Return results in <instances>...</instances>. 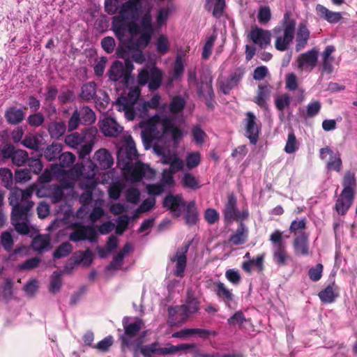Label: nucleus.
Masks as SVG:
<instances>
[{
    "label": "nucleus",
    "instance_id": "nucleus-1",
    "mask_svg": "<svg viewBox=\"0 0 357 357\" xmlns=\"http://www.w3.org/2000/svg\"><path fill=\"white\" fill-rule=\"evenodd\" d=\"M151 1L148 0H128L119 7V14L112 17V29L119 41L125 38L137 35L142 36L146 31L143 26V22H146L150 25V40L154 33L152 24Z\"/></svg>",
    "mask_w": 357,
    "mask_h": 357
},
{
    "label": "nucleus",
    "instance_id": "nucleus-2",
    "mask_svg": "<svg viewBox=\"0 0 357 357\" xmlns=\"http://www.w3.org/2000/svg\"><path fill=\"white\" fill-rule=\"evenodd\" d=\"M185 100L181 96H175L169 104L171 114H155L153 117L142 121V138L144 144L153 143L154 140L161 139L164 135L169 134L174 142L177 143L183 137V132L176 125L173 115L182 112Z\"/></svg>",
    "mask_w": 357,
    "mask_h": 357
},
{
    "label": "nucleus",
    "instance_id": "nucleus-3",
    "mask_svg": "<svg viewBox=\"0 0 357 357\" xmlns=\"http://www.w3.org/2000/svg\"><path fill=\"white\" fill-rule=\"evenodd\" d=\"M137 158L135 143L132 137L129 136L117 153V163L123 172L125 178L132 183L139 182L143 178H153L155 171L149 165L138 161Z\"/></svg>",
    "mask_w": 357,
    "mask_h": 357
},
{
    "label": "nucleus",
    "instance_id": "nucleus-4",
    "mask_svg": "<svg viewBox=\"0 0 357 357\" xmlns=\"http://www.w3.org/2000/svg\"><path fill=\"white\" fill-rule=\"evenodd\" d=\"M150 25L146 22H143V26L146 29V32L139 36L137 38L130 37L125 38L124 41H119L116 54L119 58L125 60L123 64L126 73L130 75L131 79V73L134 70L132 61L137 63H143L146 59L143 54V50L149 45L150 42L151 29Z\"/></svg>",
    "mask_w": 357,
    "mask_h": 357
},
{
    "label": "nucleus",
    "instance_id": "nucleus-5",
    "mask_svg": "<svg viewBox=\"0 0 357 357\" xmlns=\"http://www.w3.org/2000/svg\"><path fill=\"white\" fill-rule=\"evenodd\" d=\"M33 192L32 187L25 190L15 189L9 198L10 204L13 206L12 224L21 234H27L29 232V215L33 206V202L31 201Z\"/></svg>",
    "mask_w": 357,
    "mask_h": 357
},
{
    "label": "nucleus",
    "instance_id": "nucleus-6",
    "mask_svg": "<svg viewBox=\"0 0 357 357\" xmlns=\"http://www.w3.org/2000/svg\"><path fill=\"white\" fill-rule=\"evenodd\" d=\"M140 93V89L136 86L130 89L127 94H122L115 102L117 109L123 112L128 121L133 120L137 115L145 118L149 109H157L160 105L161 96L155 93L149 100L144 101L139 107L137 106Z\"/></svg>",
    "mask_w": 357,
    "mask_h": 357
},
{
    "label": "nucleus",
    "instance_id": "nucleus-7",
    "mask_svg": "<svg viewBox=\"0 0 357 357\" xmlns=\"http://www.w3.org/2000/svg\"><path fill=\"white\" fill-rule=\"evenodd\" d=\"M98 131L96 128H87L82 132H75L65 137V144L77 149L79 158H85L93 150Z\"/></svg>",
    "mask_w": 357,
    "mask_h": 357
},
{
    "label": "nucleus",
    "instance_id": "nucleus-8",
    "mask_svg": "<svg viewBox=\"0 0 357 357\" xmlns=\"http://www.w3.org/2000/svg\"><path fill=\"white\" fill-rule=\"evenodd\" d=\"M343 190L337 197L334 208L339 215H345L353 204L357 181L355 174L347 172L342 179Z\"/></svg>",
    "mask_w": 357,
    "mask_h": 357
},
{
    "label": "nucleus",
    "instance_id": "nucleus-9",
    "mask_svg": "<svg viewBox=\"0 0 357 357\" xmlns=\"http://www.w3.org/2000/svg\"><path fill=\"white\" fill-rule=\"evenodd\" d=\"M123 326L124 333L120 336L122 351L126 352V349L131 346L135 345L133 349V355L134 357H137L138 349L142 341V340H135V336L144 326V321L137 317L134 319L124 317L123 319Z\"/></svg>",
    "mask_w": 357,
    "mask_h": 357
},
{
    "label": "nucleus",
    "instance_id": "nucleus-10",
    "mask_svg": "<svg viewBox=\"0 0 357 357\" xmlns=\"http://www.w3.org/2000/svg\"><path fill=\"white\" fill-rule=\"evenodd\" d=\"M295 30L296 21L285 14L281 24L273 29L275 37V47L281 52L287 50L294 38Z\"/></svg>",
    "mask_w": 357,
    "mask_h": 357
},
{
    "label": "nucleus",
    "instance_id": "nucleus-11",
    "mask_svg": "<svg viewBox=\"0 0 357 357\" xmlns=\"http://www.w3.org/2000/svg\"><path fill=\"white\" fill-rule=\"evenodd\" d=\"M269 240L273 245L272 253L274 262L278 266H286L291 257L287 253L286 243L282 237V232L280 230H275L271 234Z\"/></svg>",
    "mask_w": 357,
    "mask_h": 357
},
{
    "label": "nucleus",
    "instance_id": "nucleus-12",
    "mask_svg": "<svg viewBox=\"0 0 357 357\" xmlns=\"http://www.w3.org/2000/svg\"><path fill=\"white\" fill-rule=\"evenodd\" d=\"M139 86L148 85L149 90L155 91L160 88L162 80V73L155 66H146L137 75Z\"/></svg>",
    "mask_w": 357,
    "mask_h": 357
},
{
    "label": "nucleus",
    "instance_id": "nucleus-13",
    "mask_svg": "<svg viewBox=\"0 0 357 357\" xmlns=\"http://www.w3.org/2000/svg\"><path fill=\"white\" fill-rule=\"evenodd\" d=\"M73 182L69 181L63 182L61 185H52L48 188H41L37 190L38 197H48L51 199L52 203H58L63 197V189H70L73 188Z\"/></svg>",
    "mask_w": 357,
    "mask_h": 357
},
{
    "label": "nucleus",
    "instance_id": "nucleus-14",
    "mask_svg": "<svg viewBox=\"0 0 357 357\" xmlns=\"http://www.w3.org/2000/svg\"><path fill=\"white\" fill-rule=\"evenodd\" d=\"M223 214L227 221L243 220L248 217V211L247 210L241 212L238 211L236 208V199L234 195L228 197Z\"/></svg>",
    "mask_w": 357,
    "mask_h": 357
},
{
    "label": "nucleus",
    "instance_id": "nucleus-15",
    "mask_svg": "<svg viewBox=\"0 0 357 357\" xmlns=\"http://www.w3.org/2000/svg\"><path fill=\"white\" fill-rule=\"evenodd\" d=\"M69 239L75 243L85 240L94 243L97 241V233L93 227L82 225L75 229L70 234Z\"/></svg>",
    "mask_w": 357,
    "mask_h": 357
},
{
    "label": "nucleus",
    "instance_id": "nucleus-16",
    "mask_svg": "<svg viewBox=\"0 0 357 357\" xmlns=\"http://www.w3.org/2000/svg\"><path fill=\"white\" fill-rule=\"evenodd\" d=\"M249 37L252 43L261 49H264L271 45V32L257 26L252 27Z\"/></svg>",
    "mask_w": 357,
    "mask_h": 357
},
{
    "label": "nucleus",
    "instance_id": "nucleus-17",
    "mask_svg": "<svg viewBox=\"0 0 357 357\" xmlns=\"http://www.w3.org/2000/svg\"><path fill=\"white\" fill-rule=\"evenodd\" d=\"M107 75L110 80L114 82L119 81L123 84H128L130 75L126 73L123 63L119 61H115L110 66Z\"/></svg>",
    "mask_w": 357,
    "mask_h": 357
},
{
    "label": "nucleus",
    "instance_id": "nucleus-18",
    "mask_svg": "<svg viewBox=\"0 0 357 357\" xmlns=\"http://www.w3.org/2000/svg\"><path fill=\"white\" fill-rule=\"evenodd\" d=\"M163 206L169 210L174 216L179 217L185 206V202L181 195H169L164 199Z\"/></svg>",
    "mask_w": 357,
    "mask_h": 357
},
{
    "label": "nucleus",
    "instance_id": "nucleus-19",
    "mask_svg": "<svg viewBox=\"0 0 357 357\" xmlns=\"http://www.w3.org/2000/svg\"><path fill=\"white\" fill-rule=\"evenodd\" d=\"M189 246V244H185V245L178 248L174 256L171 257V261L176 262L174 275L180 278L183 277V273L185 270L187 264L186 254L188 251Z\"/></svg>",
    "mask_w": 357,
    "mask_h": 357
},
{
    "label": "nucleus",
    "instance_id": "nucleus-20",
    "mask_svg": "<svg viewBox=\"0 0 357 357\" xmlns=\"http://www.w3.org/2000/svg\"><path fill=\"white\" fill-rule=\"evenodd\" d=\"M319 153L321 160H325L326 155H329L330 158L326 163L328 170L340 172L342 162L339 152H334L330 147L326 146L320 149Z\"/></svg>",
    "mask_w": 357,
    "mask_h": 357
},
{
    "label": "nucleus",
    "instance_id": "nucleus-21",
    "mask_svg": "<svg viewBox=\"0 0 357 357\" xmlns=\"http://www.w3.org/2000/svg\"><path fill=\"white\" fill-rule=\"evenodd\" d=\"M245 119V136L249 139L250 144H255L258 141L259 127L256 123L255 114L248 112Z\"/></svg>",
    "mask_w": 357,
    "mask_h": 357
},
{
    "label": "nucleus",
    "instance_id": "nucleus-22",
    "mask_svg": "<svg viewBox=\"0 0 357 357\" xmlns=\"http://www.w3.org/2000/svg\"><path fill=\"white\" fill-rule=\"evenodd\" d=\"M99 127L104 135L107 137H118L123 131V127L111 117L105 118L99 122Z\"/></svg>",
    "mask_w": 357,
    "mask_h": 357
},
{
    "label": "nucleus",
    "instance_id": "nucleus-23",
    "mask_svg": "<svg viewBox=\"0 0 357 357\" xmlns=\"http://www.w3.org/2000/svg\"><path fill=\"white\" fill-rule=\"evenodd\" d=\"M168 314L167 324L170 326L181 325L190 317L185 312V307L181 305L169 307Z\"/></svg>",
    "mask_w": 357,
    "mask_h": 357
},
{
    "label": "nucleus",
    "instance_id": "nucleus-24",
    "mask_svg": "<svg viewBox=\"0 0 357 357\" xmlns=\"http://www.w3.org/2000/svg\"><path fill=\"white\" fill-rule=\"evenodd\" d=\"M318 58V52L316 49H312L301 54L297 59V67L299 69L312 70L316 66Z\"/></svg>",
    "mask_w": 357,
    "mask_h": 357
},
{
    "label": "nucleus",
    "instance_id": "nucleus-25",
    "mask_svg": "<svg viewBox=\"0 0 357 357\" xmlns=\"http://www.w3.org/2000/svg\"><path fill=\"white\" fill-rule=\"evenodd\" d=\"M214 286L215 293L217 297L224 302L227 307L231 308V303L234 299V295L233 294L232 291L220 281L215 282Z\"/></svg>",
    "mask_w": 357,
    "mask_h": 357
},
{
    "label": "nucleus",
    "instance_id": "nucleus-26",
    "mask_svg": "<svg viewBox=\"0 0 357 357\" xmlns=\"http://www.w3.org/2000/svg\"><path fill=\"white\" fill-rule=\"evenodd\" d=\"M243 75V71L238 68L231 73L229 76L220 82V88L225 94H227L229 91L238 85Z\"/></svg>",
    "mask_w": 357,
    "mask_h": 357
},
{
    "label": "nucleus",
    "instance_id": "nucleus-27",
    "mask_svg": "<svg viewBox=\"0 0 357 357\" xmlns=\"http://www.w3.org/2000/svg\"><path fill=\"white\" fill-rule=\"evenodd\" d=\"M198 94L200 97L204 98L208 107L213 108L212 100L214 94L212 88V79L211 77H206L205 82H202L198 86Z\"/></svg>",
    "mask_w": 357,
    "mask_h": 357
},
{
    "label": "nucleus",
    "instance_id": "nucleus-28",
    "mask_svg": "<svg viewBox=\"0 0 357 357\" xmlns=\"http://www.w3.org/2000/svg\"><path fill=\"white\" fill-rule=\"evenodd\" d=\"M310 38V31L304 23H300L296 36V52L303 50L307 43Z\"/></svg>",
    "mask_w": 357,
    "mask_h": 357
},
{
    "label": "nucleus",
    "instance_id": "nucleus-29",
    "mask_svg": "<svg viewBox=\"0 0 357 357\" xmlns=\"http://www.w3.org/2000/svg\"><path fill=\"white\" fill-rule=\"evenodd\" d=\"M94 160L102 169H109L114 162L112 155L105 149H99L95 153Z\"/></svg>",
    "mask_w": 357,
    "mask_h": 357
},
{
    "label": "nucleus",
    "instance_id": "nucleus-30",
    "mask_svg": "<svg viewBox=\"0 0 357 357\" xmlns=\"http://www.w3.org/2000/svg\"><path fill=\"white\" fill-rule=\"evenodd\" d=\"M294 248L296 255L305 256L310 254L308 236L307 234L302 232L295 238Z\"/></svg>",
    "mask_w": 357,
    "mask_h": 357
},
{
    "label": "nucleus",
    "instance_id": "nucleus-31",
    "mask_svg": "<svg viewBox=\"0 0 357 357\" xmlns=\"http://www.w3.org/2000/svg\"><path fill=\"white\" fill-rule=\"evenodd\" d=\"M264 254H260L255 258L244 261L241 264V268L245 272L248 273H250L252 268H255L259 273H261L264 270Z\"/></svg>",
    "mask_w": 357,
    "mask_h": 357
},
{
    "label": "nucleus",
    "instance_id": "nucleus-32",
    "mask_svg": "<svg viewBox=\"0 0 357 357\" xmlns=\"http://www.w3.org/2000/svg\"><path fill=\"white\" fill-rule=\"evenodd\" d=\"M316 11L321 17L331 24L337 23L342 17L341 13L331 11L321 4L317 5Z\"/></svg>",
    "mask_w": 357,
    "mask_h": 357
},
{
    "label": "nucleus",
    "instance_id": "nucleus-33",
    "mask_svg": "<svg viewBox=\"0 0 357 357\" xmlns=\"http://www.w3.org/2000/svg\"><path fill=\"white\" fill-rule=\"evenodd\" d=\"M184 307L187 314L190 316L191 314L197 313L199 310V302L195 296L194 292L192 289H188L187 291V296L185 303L181 305Z\"/></svg>",
    "mask_w": 357,
    "mask_h": 357
},
{
    "label": "nucleus",
    "instance_id": "nucleus-34",
    "mask_svg": "<svg viewBox=\"0 0 357 357\" xmlns=\"http://www.w3.org/2000/svg\"><path fill=\"white\" fill-rule=\"evenodd\" d=\"M174 10L172 3H168L165 7L160 8L155 15L156 27L160 29L167 21L169 16Z\"/></svg>",
    "mask_w": 357,
    "mask_h": 357
},
{
    "label": "nucleus",
    "instance_id": "nucleus-35",
    "mask_svg": "<svg viewBox=\"0 0 357 357\" xmlns=\"http://www.w3.org/2000/svg\"><path fill=\"white\" fill-rule=\"evenodd\" d=\"M65 173V169H62L57 164H54L51 165L50 170L45 169L40 176L39 179L41 183H49L51 181L53 176L61 178Z\"/></svg>",
    "mask_w": 357,
    "mask_h": 357
},
{
    "label": "nucleus",
    "instance_id": "nucleus-36",
    "mask_svg": "<svg viewBox=\"0 0 357 357\" xmlns=\"http://www.w3.org/2000/svg\"><path fill=\"white\" fill-rule=\"evenodd\" d=\"M168 347L160 348L159 343L155 342L141 347L140 352L144 357H151L152 354L168 355Z\"/></svg>",
    "mask_w": 357,
    "mask_h": 357
},
{
    "label": "nucleus",
    "instance_id": "nucleus-37",
    "mask_svg": "<svg viewBox=\"0 0 357 357\" xmlns=\"http://www.w3.org/2000/svg\"><path fill=\"white\" fill-rule=\"evenodd\" d=\"M73 259L76 265L82 264L84 266H89L93 261V252L90 249L75 252L73 255Z\"/></svg>",
    "mask_w": 357,
    "mask_h": 357
},
{
    "label": "nucleus",
    "instance_id": "nucleus-38",
    "mask_svg": "<svg viewBox=\"0 0 357 357\" xmlns=\"http://www.w3.org/2000/svg\"><path fill=\"white\" fill-rule=\"evenodd\" d=\"M248 238V229L243 224H241L235 233L231 236L229 242L233 245L244 244Z\"/></svg>",
    "mask_w": 357,
    "mask_h": 357
},
{
    "label": "nucleus",
    "instance_id": "nucleus-39",
    "mask_svg": "<svg viewBox=\"0 0 357 357\" xmlns=\"http://www.w3.org/2000/svg\"><path fill=\"white\" fill-rule=\"evenodd\" d=\"M5 117L9 123L17 124L24 119V113L22 109L12 107L6 111Z\"/></svg>",
    "mask_w": 357,
    "mask_h": 357
},
{
    "label": "nucleus",
    "instance_id": "nucleus-40",
    "mask_svg": "<svg viewBox=\"0 0 357 357\" xmlns=\"http://www.w3.org/2000/svg\"><path fill=\"white\" fill-rule=\"evenodd\" d=\"M63 146L61 144L53 142L47 146L44 151V156L48 161H54L59 158Z\"/></svg>",
    "mask_w": 357,
    "mask_h": 357
},
{
    "label": "nucleus",
    "instance_id": "nucleus-41",
    "mask_svg": "<svg viewBox=\"0 0 357 357\" xmlns=\"http://www.w3.org/2000/svg\"><path fill=\"white\" fill-rule=\"evenodd\" d=\"M337 296V288L334 284H329L319 293L320 300L324 303H333Z\"/></svg>",
    "mask_w": 357,
    "mask_h": 357
},
{
    "label": "nucleus",
    "instance_id": "nucleus-42",
    "mask_svg": "<svg viewBox=\"0 0 357 357\" xmlns=\"http://www.w3.org/2000/svg\"><path fill=\"white\" fill-rule=\"evenodd\" d=\"M42 137L36 134H27L22 141V144L32 150L38 151L41 144Z\"/></svg>",
    "mask_w": 357,
    "mask_h": 357
},
{
    "label": "nucleus",
    "instance_id": "nucleus-43",
    "mask_svg": "<svg viewBox=\"0 0 357 357\" xmlns=\"http://www.w3.org/2000/svg\"><path fill=\"white\" fill-rule=\"evenodd\" d=\"M103 200L101 199H98L95 201V206L91 211L89 218V220L94 223L100 219H102L104 216H107L105 210L102 208Z\"/></svg>",
    "mask_w": 357,
    "mask_h": 357
},
{
    "label": "nucleus",
    "instance_id": "nucleus-44",
    "mask_svg": "<svg viewBox=\"0 0 357 357\" xmlns=\"http://www.w3.org/2000/svg\"><path fill=\"white\" fill-rule=\"evenodd\" d=\"M185 55V53L178 52L176 56L175 61L173 64L172 70V79H177L180 78L184 71V60L183 56Z\"/></svg>",
    "mask_w": 357,
    "mask_h": 357
},
{
    "label": "nucleus",
    "instance_id": "nucleus-45",
    "mask_svg": "<svg viewBox=\"0 0 357 357\" xmlns=\"http://www.w3.org/2000/svg\"><path fill=\"white\" fill-rule=\"evenodd\" d=\"M78 113L82 121V124L89 126L93 124L96 119L94 112L87 106L82 107L77 109Z\"/></svg>",
    "mask_w": 357,
    "mask_h": 357
},
{
    "label": "nucleus",
    "instance_id": "nucleus-46",
    "mask_svg": "<svg viewBox=\"0 0 357 357\" xmlns=\"http://www.w3.org/2000/svg\"><path fill=\"white\" fill-rule=\"evenodd\" d=\"M66 131V126L64 122H52L49 124L48 132L52 138L59 139L63 136Z\"/></svg>",
    "mask_w": 357,
    "mask_h": 357
},
{
    "label": "nucleus",
    "instance_id": "nucleus-47",
    "mask_svg": "<svg viewBox=\"0 0 357 357\" xmlns=\"http://www.w3.org/2000/svg\"><path fill=\"white\" fill-rule=\"evenodd\" d=\"M90 169V173L86 176V179L82 181L81 183V188L85 190H92L96 188L97 182L94 178L96 175V167L93 163H91L89 166Z\"/></svg>",
    "mask_w": 357,
    "mask_h": 357
},
{
    "label": "nucleus",
    "instance_id": "nucleus-48",
    "mask_svg": "<svg viewBox=\"0 0 357 357\" xmlns=\"http://www.w3.org/2000/svg\"><path fill=\"white\" fill-rule=\"evenodd\" d=\"M270 92L271 86L268 84L259 85L257 95L255 97V102L261 107H266Z\"/></svg>",
    "mask_w": 357,
    "mask_h": 357
},
{
    "label": "nucleus",
    "instance_id": "nucleus-49",
    "mask_svg": "<svg viewBox=\"0 0 357 357\" xmlns=\"http://www.w3.org/2000/svg\"><path fill=\"white\" fill-rule=\"evenodd\" d=\"M185 215V222L189 225H194L198 220V213L194 201L190 202L186 206Z\"/></svg>",
    "mask_w": 357,
    "mask_h": 357
},
{
    "label": "nucleus",
    "instance_id": "nucleus-50",
    "mask_svg": "<svg viewBox=\"0 0 357 357\" xmlns=\"http://www.w3.org/2000/svg\"><path fill=\"white\" fill-rule=\"evenodd\" d=\"M96 95V84L94 82L84 84L81 89L80 97L82 99L89 101L93 99Z\"/></svg>",
    "mask_w": 357,
    "mask_h": 357
},
{
    "label": "nucleus",
    "instance_id": "nucleus-51",
    "mask_svg": "<svg viewBox=\"0 0 357 357\" xmlns=\"http://www.w3.org/2000/svg\"><path fill=\"white\" fill-rule=\"evenodd\" d=\"M155 50L160 55H165L169 52L170 43L168 37L160 34L155 40Z\"/></svg>",
    "mask_w": 357,
    "mask_h": 357
},
{
    "label": "nucleus",
    "instance_id": "nucleus-52",
    "mask_svg": "<svg viewBox=\"0 0 357 357\" xmlns=\"http://www.w3.org/2000/svg\"><path fill=\"white\" fill-rule=\"evenodd\" d=\"M31 247L33 250L38 252L47 250L50 247V239L47 236H37L32 241Z\"/></svg>",
    "mask_w": 357,
    "mask_h": 357
},
{
    "label": "nucleus",
    "instance_id": "nucleus-53",
    "mask_svg": "<svg viewBox=\"0 0 357 357\" xmlns=\"http://www.w3.org/2000/svg\"><path fill=\"white\" fill-rule=\"evenodd\" d=\"M193 351L195 355L198 353L196 344H181L178 345H169L168 346V354H174L178 351H183L187 352L188 351Z\"/></svg>",
    "mask_w": 357,
    "mask_h": 357
},
{
    "label": "nucleus",
    "instance_id": "nucleus-54",
    "mask_svg": "<svg viewBox=\"0 0 357 357\" xmlns=\"http://www.w3.org/2000/svg\"><path fill=\"white\" fill-rule=\"evenodd\" d=\"M181 183L190 189H197L201 187L199 181L192 174L188 172L183 174Z\"/></svg>",
    "mask_w": 357,
    "mask_h": 357
},
{
    "label": "nucleus",
    "instance_id": "nucleus-55",
    "mask_svg": "<svg viewBox=\"0 0 357 357\" xmlns=\"http://www.w3.org/2000/svg\"><path fill=\"white\" fill-rule=\"evenodd\" d=\"M186 167L188 169L197 167L201 162V155L198 151L188 153L185 157Z\"/></svg>",
    "mask_w": 357,
    "mask_h": 357
},
{
    "label": "nucleus",
    "instance_id": "nucleus-56",
    "mask_svg": "<svg viewBox=\"0 0 357 357\" xmlns=\"http://www.w3.org/2000/svg\"><path fill=\"white\" fill-rule=\"evenodd\" d=\"M126 199L132 204H137L140 200V192L135 187L128 188L124 192Z\"/></svg>",
    "mask_w": 357,
    "mask_h": 357
},
{
    "label": "nucleus",
    "instance_id": "nucleus-57",
    "mask_svg": "<svg viewBox=\"0 0 357 357\" xmlns=\"http://www.w3.org/2000/svg\"><path fill=\"white\" fill-rule=\"evenodd\" d=\"M298 149V145L294 132H290L288 134L287 140L284 146V151L287 153L291 154L295 153Z\"/></svg>",
    "mask_w": 357,
    "mask_h": 357
},
{
    "label": "nucleus",
    "instance_id": "nucleus-58",
    "mask_svg": "<svg viewBox=\"0 0 357 357\" xmlns=\"http://www.w3.org/2000/svg\"><path fill=\"white\" fill-rule=\"evenodd\" d=\"M291 98L287 93L278 96L275 99V107L280 112H283L284 109L288 107L291 103Z\"/></svg>",
    "mask_w": 357,
    "mask_h": 357
},
{
    "label": "nucleus",
    "instance_id": "nucleus-59",
    "mask_svg": "<svg viewBox=\"0 0 357 357\" xmlns=\"http://www.w3.org/2000/svg\"><path fill=\"white\" fill-rule=\"evenodd\" d=\"M73 246L68 242L61 243L54 252V258L59 259L68 256L72 251Z\"/></svg>",
    "mask_w": 357,
    "mask_h": 357
},
{
    "label": "nucleus",
    "instance_id": "nucleus-60",
    "mask_svg": "<svg viewBox=\"0 0 357 357\" xmlns=\"http://www.w3.org/2000/svg\"><path fill=\"white\" fill-rule=\"evenodd\" d=\"M216 35L213 34L210 36L203 47L202 56L204 59H207L211 54L212 49L216 40Z\"/></svg>",
    "mask_w": 357,
    "mask_h": 357
},
{
    "label": "nucleus",
    "instance_id": "nucleus-61",
    "mask_svg": "<svg viewBox=\"0 0 357 357\" xmlns=\"http://www.w3.org/2000/svg\"><path fill=\"white\" fill-rule=\"evenodd\" d=\"M13 155V163L19 167L23 165L26 162L29 157L27 152L21 149L15 150Z\"/></svg>",
    "mask_w": 357,
    "mask_h": 357
},
{
    "label": "nucleus",
    "instance_id": "nucleus-62",
    "mask_svg": "<svg viewBox=\"0 0 357 357\" xmlns=\"http://www.w3.org/2000/svg\"><path fill=\"white\" fill-rule=\"evenodd\" d=\"M60 166L62 169L65 167H70L75 161V156L70 152H65L61 154L59 157Z\"/></svg>",
    "mask_w": 357,
    "mask_h": 357
},
{
    "label": "nucleus",
    "instance_id": "nucleus-63",
    "mask_svg": "<svg viewBox=\"0 0 357 357\" xmlns=\"http://www.w3.org/2000/svg\"><path fill=\"white\" fill-rule=\"evenodd\" d=\"M193 141L198 145H202L206 136L205 132L199 126H195L192 128Z\"/></svg>",
    "mask_w": 357,
    "mask_h": 357
},
{
    "label": "nucleus",
    "instance_id": "nucleus-64",
    "mask_svg": "<svg viewBox=\"0 0 357 357\" xmlns=\"http://www.w3.org/2000/svg\"><path fill=\"white\" fill-rule=\"evenodd\" d=\"M225 278L233 285H238L241 280V276L238 271L230 268L226 271Z\"/></svg>",
    "mask_w": 357,
    "mask_h": 357
}]
</instances>
